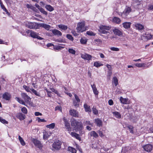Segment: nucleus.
Returning <instances> with one entry per match:
<instances>
[{
	"mask_svg": "<svg viewBox=\"0 0 153 153\" xmlns=\"http://www.w3.org/2000/svg\"><path fill=\"white\" fill-rule=\"evenodd\" d=\"M103 65L101 63L99 62H95L94 63V66L98 68L101 66H102Z\"/></svg>",
	"mask_w": 153,
	"mask_h": 153,
	"instance_id": "72a5a7b5",
	"label": "nucleus"
},
{
	"mask_svg": "<svg viewBox=\"0 0 153 153\" xmlns=\"http://www.w3.org/2000/svg\"><path fill=\"white\" fill-rule=\"evenodd\" d=\"M32 141L36 147L40 149H42L43 146L39 140L34 138H32Z\"/></svg>",
	"mask_w": 153,
	"mask_h": 153,
	"instance_id": "0eeeda50",
	"label": "nucleus"
},
{
	"mask_svg": "<svg viewBox=\"0 0 153 153\" xmlns=\"http://www.w3.org/2000/svg\"><path fill=\"white\" fill-rule=\"evenodd\" d=\"M131 23L129 22H125L122 24L123 27L125 29H127L130 27Z\"/></svg>",
	"mask_w": 153,
	"mask_h": 153,
	"instance_id": "412c9836",
	"label": "nucleus"
},
{
	"mask_svg": "<svg viewBox=\"0 0 153 153\" xmlns=\"http://www.w3.org/2000/svg\"><path fill=\"white\" fill-rule=\"evenodd\" d=\"M71 135L72 137L76 138L77 139L79 140H80L81 138L78 134L74 132H71Z\"/></svg>",
	"mask_w": 153,
	"mask_h": 153,
	"instance_id": "cd10ccee",
	"label": "nucleus"
},
{
	"mask_svg": "<svg viewBox=\"0 0 153 153\" xmlns=\"http://www.w3.org/2000/svg\"><path fill=\"white\" fill-rule=\"evenodd\" d=\"M50 89L52 91L56 94L58 96H60V94L59 93L58 91L55 89L54 88H51Z\"/></svg>",
	"mask_w": 153,
	"mask_h": 153,
	"instance_id": "de8ad7c7",
	"label": "nucleus"
},
{
	"mask_svg": "<svg viewBox=\"0 0 153 153\" xmlns=\"http://www.w3.org/2000/svg\"><path fill=\"white\" fill-rule=\"evenodd\" d=\"M78 33H82L87 30V27L85 26V22L82 21L79 22L77 25L76 28Z\"/></svg>",
	"mask_w": 153,
	"mask_h": 153,
	"instance_id": "f257e3e1",
	"label": "nucleus"
},
{
	"mask_svg": "<svg viewBox=\"0 0 153 153\" xmlns=\"http://www.w3.org/2000/svg\"><path fill=\"white\" fill-rule=\"evenodd\" d=\"M87 40L85 38H82L80 40V42L81 44H86L87 42Z\"/></svg>",
	"mask_w": 153,
	"mask_h": 153,
	"instance_id": "c03bdc74",
	"label": "nucleus"
},
{
	"mask_svg": "<svg viewBox=\"0 0 153 153\" xmlns=\"http://www.w3.org/2000/svg\"><path fill=\"white\" fill-rule=\"evenodd\" d=\"M91 87L92 88V90H93V92L94 94L95 95H98L99 93L96 87V85L94 84H93L92 85H91Z\"/></svg>",
	"mask_w": 153,
	"mask_h": 153,
	"instance_id": "bb28decb",
	"label": "nucleus"
},
{
	"mask_svg": "<svg viewBox=\"0 0 153 153\" xmlns=\"http://www.w3.org/2000/svg\"><path fill=\"white\" fill-rule=\"evenodd\" d=\"M142 147L146 151L150 152L152 150L153 146L151 144H148L143 146Z\"/></svg>",
	"mask_w": 153,
	"mask_h": 153,
	"instance_id": "1a4fd4ad",
	"label": "nucleus"
},
{
	"mask_svg": "<svg viewBox=\"0 0 153 153\" xmlns=\"http://www.w3.org/2000/svg\"><path fill=\"white\" fill-rule=\"evenodd\" d=\"M81 57L82 59L88 61L91 60L92 58L91 55L86 53L81 54Z\"/></svg>",
	"mask_w": 153,
	"mask_h": 153,
	"instance_id": "9d476101",
	"label": "nucleus"
},
{
	"mask_svg": "<svg viewBox=\"0 0 153 153\" xmlns=\"http://www.w3.org/2000/svg\"><path fill=\"white\" fill-rule=\"evenodd\" d=\"M66 37L67 38L71 41H73L74 40V38L70 34H67L66 35Z\"/></svg>",
	"mask_w": 153,
	"mask_h": 153,
	"instance_id": "13d9d810",
	"label": "nucleus"
},
{
	"mask_svg": "<svg viewBox=\"0 0 153 153\" xmlns=\"http://www.w3.org/2000/svg\"><path fill=\"white\" fill-rule=\"evenodd\" d=\"M30 35L31 37L34 38H37L39 39L42 40L43 39V38L39 36L36 33L32 31H30Z\"/></svg>",
	"mask_w": 153,
	"mask_h": 153,
	"instance_id": "ddd939ff",
	"label": "nucleus"
},
{
	"mask_svg": "<svg viewBox=\"0 0 153 153\" xmlns=\"http://www.w3.org/2000/svg\"><path fill=\"white\" fill-rule=\"evenodd\" d=\"M74 97L76 101H77V102H80V100L79 99V97L76 94H74Z\"/></svg>",
	"mask_w": 153,
	"mask_h": 153,
	"instance_id": "052dcab7",
	"label": "nucleus"
},
{
	"mask_svg": "<svg viewBox=\"0 0 153 153\" xmlns=\"http://www.w3.org/2000/svg\"><path fill=\"white\" fill-rule=\"evenodd\" d=\"M69 112L70 115L71 116L74 117H78V112L76 110L74 109H71L69 110Z\"/></svg>",
	"mask_w": 153,
	"mask_h": 153,
	"instance_id": "4468645a",
	"label": "nucleus"
},
{
	"mask_svg": "<svg viewBox=\"0 0 153 153\" xmlns=\"http://www.w3.org/2000/svg\"><path fill=\"white\" fill-rule=\"evenodd\" d=\"M19 139L21 145L22 146H25V142L22 138L19 135Z\"/></svg>",
	"mask_w": 153,
	"mask_h": 153,
	"instance_id": "a19ab883",
	"label": "nucleus"
},
{
	"mask_svg": "<svg viewBox=\"0 0 153 153\" xmlns=\"http://www.w3.org/2000/svg\"><path fill=\"white\" fill-rule=\"evenodd\" d=\"M71 33L73 34L74 36H77L78 34L75 31L73 30L71 31Z\"/></svg>",
	"mask_w": 153,
	"mask_h": 153,
	"instance_id": "338daca9",
	"label": "nucleus"
},
{
	"mask_svg": "<svg viewBox=\"0 0 153 153\" xmlns=\"http://www.w3.org/2000/svg\"><path fill=\"white\" fill-rule=\"evenodd\" d=\"M114 115L117 118L120 119L121 118V116L120 113L117 111H114L113 112Z\"/></svg>",
	"mask_w": 153,
	"mask_h": 153,
	"instance_id": "c756f323",
	"label": "nucleus"
},
{
	"mask_svg": "<svg viewBox=\"0 0 153 153\" xmlns=\"http://www.w3.org/2000/svg\"><path fill=\"white\" fill-rule=\"evenodd\" d=\"M16 117L17 118L19 119L20 120H22L25 119V116L22 113L19 112L17 114Z\"/></svg>",
	"mask_w": 153,
	"mask_h": 153,
	"instance_id": "a211bd4d",
	"label": "nucleus"
},
{
	"mask_svg": "<svg viewBox=\"0 0 153 153\" xmlns=\"http://www.w3.org/2000/svg\"><path fill=\"white\" fill-rule=\"evenodd\" d=\"M68 51L69 53L73 54H75L76 53L75 51L72 48H69Z\"/></svg>",
	"mask_w": 153,
	"mask_h": 153,
	"instance_id": "8fccbe9b",
	"label": "nucleus"
},
{
	"mask_svg": "<svg viewBox=\"0 0 153 153\" xmlns=\"http://www.w3.org/2000/svg\"><path fill=\"white\" fill-rule=\"evenodd\" d=\"M1 7V8L4 10V11L6 12L7 13H8V12L7 11V10L6 9L4 5L2 3H1L0 4Z\"/></svg>",
	"mask_w": 153,
	"mask_h": 153,
	"instance_id": "5fc2aeb1",
	"label": "nucleus"
},
{
	"mask_svg": "<svg viewBox=\"0 0 153 153\" xmlns=\"http://www.w3.org/2000/svg\"><path fill=\"white\" fill-rule=\"evenodd\" d=\"M68 150L71 152L72 153H76V152L75 149L71 147H68Z\"/></svg>",
	"mask_w": 153,
	"mask_h": 153,
	"instance_id": "e433bc0d",
	"label": "nucleus"
},
{
	"mask_svg": "<svg viewBox=\"0 0 153 153\" xmlns=\"http://www.w3.org/2000/svg\"><path fill=\"white\" fill-rule=\"evenodd\" d=\"M112 83H114L115 86L118 85V79L116 77H114L112 80Z\"/></svg>",
	"mask_w": 153,
	"mask_h": 153,
	"instance_id": "7c9ffc66",
	"label": "nucleus"
},
{
	"mask_svg": "<svg viewBox=\"0 0 153 153\" xmlns=\"http://www.w3.org/2000/svg\"><path fill=\"white\" fill-rule=\"evenodd\" d=\"M21 96L25 102L29 105H31V98L26 93H22L21 94Z\"/></svg>",
	"mask_w": 153,
	"mask_h": 153,
	"instance_id": "39448f33",
	"label": "nucleus"
},
{
	"mask_svg": "<svg viewBox=\"0 0 153 153\" xmlns=\"http://www.w3.org/2000/svg\"><path fill=\"white\" fill-rule=\"evenodd\" d=\"M135 65L139 68H141L145 66V64L144 63H137L135 64Z\"/></svg>",
	"mask_w": 153,
	"mask_h": 153,
	"instance_id": "79ce46f5",
	"label": "nucleus"
},
{
	"mask_svg": "<svg viewBox=\"0 0 153 153\" xmlns=\"http://www.w3.org/2000/svg\"><path fill=\"white\" fill-rule=\"evenodd\" d=\"M61 143L59 141L54 142L52 144L53 150H59L61 148Z\"/></svg>",
	"mask_w": 153,
	"mask_h": 153,
	"instance_id": "423d86ee",
	"label": "nucleus"
},
{
	"mask_svg": "<svg viewBox=\"0 0 153 153\" xmlns=\"http://www.w3.org/2000/svg\"><path fill=\"white\" fill-rule=\"evenodd\" d=\"M10 98L11 95L9 93H5L3 94V98L5 99L6 100H9Z\"/></svg>",
	"mask_w": 153,
	"mask_h": 153,
	"instance_id": "aec40b11",
	"label": "nucleus"
},
{
	"mask_svg": "<svg viewBox=\"0 0 153 153\" xmlns=\"http://www.w3.org/2000/svg\"><path fill=\"white\" fill-rule=\"evenodd\" d=\"M94 43L97 45H101L102 44V41L100 39H97L94 40Z\"/></svg>",
	"mask_w": 153,
	"mask_h": 153,
	"instance_id": "473e14b6",
	"label": "nucleus"
},
{
	"mask_svg": "<svg viewBox=\"0 0 153 153\" xmlns=\"http://www.w3.org/2000/svg\"><path fill=\"white\" fill-rule=\"evenodd\" d=\"M135 27L137 29L139 30H143L144 29V27L142 25L136 23L135 24Z\"/></svg>",
	"mask_w": 153,
	"mask_h": 153,
	"instance_id": "5701e85b",
	"label": "nucleus"
},
{
	"mask_svg": "<svg viewBox=\"0 0 153 153\" xmlns=\"http://www.w3.org/2000/svg\"><path fill=\"white\" fill-rule=\"evenodd\" d=\"M27 27L31 29H39V24L31 22H27L25 24Z\"/></svg>",
	"mask_w": 153,
	"mask_h": 153,
	"instance_id": "20e7f679",
	"label": "nucleus"
},
{
	"mask_svg": "<svg viewBox=\"0 0 153 153\" xmlns=\"http://www.w3.org/2000/svg\"><path fill=\"white\" fill-rule=\"evenodd\" d=\"M95 123L97 124L98 126H100L102 125V122L101 120L99 119H96L95 120Z\"/></svg>",
	"mask_w": 153,
	"mask_h": 153,
	"instance_id": "f704fd0d",
	"label": "nucleus"
},
{
	"mask_svg": "<svg viewBox=\"0 0 153 153\" xmlns=\"http://www.w3.org/2000/svg\"><path fill=\"white\" fill-rule=\"evenodd\" d=\"M87 34L90 36H95L96 34L92 31H87Z\"/></svg>",
	"mask_w": 153,
	"mask_h": 153,
	"instance_id": "680f3d73",
	"label": "nucleus"
},
{
	"mask_svg": "<svg viewBox=\"0 0 153 153\" xmlns=\"http://www.w3.org/2000/svg\"><path fill=\"white\" fill-rule=\"evenodd\" d=\"M45 7L47 10L50 12H51L54 10V8L50 5H46Z\"/></svg>",
	"mask_w": 153,
	"mask_h": 153,
	"instance_id": "2f4dec72",
	"label": "nucleus"
},
{
	"mask_svg": "<svg viewBox=\"0 0 153 153\" xmlns=\"http://www.w3.org/2000/svg\"><path fill=\"white\" fill-rule=\"evenodd\" d=\"M48 134L47 132H45L43 135V138L44 139H46L49 137V135H47Z\"/></svg>",
	"mask_w": 153,
	"mask_h": 153,
	"instance_id": "0e129e2a",
	"label": "nucleus"
},
{
	"mask_svg": "<svg viewBox=\"0 0 153 153\" xmlns=\"http://www.w3.org/2000/svg\"><path fill=\"white\" fill-rule=\"evenodd\" d=\"M21 111L22 112L25 114H27V108L25 107H23L22 108Z\"/></svg>",
	"mask_w": 153,
	"mask_h": 153,
	"instance_id": "3c124183",
	"label": "nucleus"
},
{
	"mask_svg": "<svg viewBox=\"0 0 153 153\" xmlns=\"http://www.w3.org/2000/svg\"><path fill=\"white\" fill-rule=\"evenodd\" d=\"M89 135L94 138H97L98 137V134L94 131H92L89 133Z\"/></svg>",
	"mask_w": 153,
	"mask_h": 153,
	"instance_id": "393cba45",
	"label": "nucleus"
},
{
	"mask_svg": "<svg viewBox=\"0 0 153 153\" xmlns=\"http://www.w3.org/2000/svg\"><path fill=\"white\" fill-rule=\"evenodd\" d=\"M148 9L149 10H153V5L149 6Z\"/></svg>",
	"mask_w": 153,
	"mask_h": 153,
	"instance_id": "69168bd1",
	"label": "nucleus"
},
{
	"mask_svg": "<svg viewBox=\"0 0 153 153\" xmlns=\"http://www.w3.org/2000/svg\"><path fill=\"white\" fill-rule=\"evenodd\" d=\"M36 120L39 123H40V122H46V120H45L44 119H41L39 117H37Z\"/></svg>",
	"mask_w": 153,
	"mask_h": 153,
	"instance_id": "09e8293b",
	"label": "nucleus"
},
{
	"mask_svg": "<svg viewBox=\"0 0 153 153\" xmlns=\"http://www.w3.org/2000/svg\"><path fill=\"white\" fill-rule=\"evenodd\" d=\"M152 37V35L150 34L145 33L141 36L142 40H147L150 39Z\"/></svg>",
	"mask_w": 153,
	"mask_h": 153,
	"instance_id": "2eb2a0df",
	"label": "nucleus"
},
{
	"mask_svg": "<svg viewBox=\"0 0 153 153\" xmlns=\"http://www.w3.org/2000/svg\"><path fill=\"white\" fill-rule=\"evenodd\" d=\"M43 14H44L45 15H47V13L45 11L44 9L42 8H41L40 10H39Z\"/></svg>",
	"mask_w": 153,
	"mask_h": 153,
	"instance_id": "6e6d98bb",
	"label": "nucleus"
},
{
	"mask_svg": "<svg viewBox=\"0 0 153 153\" xmlns=\"http://www.w3.org/2000/svg\"><path fill=\"white\" fill-rule=\"evenodd\" d=\"M30 90L32 91V92L36 96H40L39 93L36 90H35L33 88H31L30 89Z\"/></svg>",
	"mask_w": 153,
	"mask_h": 153,
	"instance_id": "a18cd8bd",
	"label": "nucleus"
},
{
	"mask_svg": "<svg viewBox=\"0 0 153 153\" xmlns=\"http://www.w3.org/2000/svg\"><path fill=\"white\" fill-rule=\"evenodd\" d=\"M92 111L93 113L97 115L98 114V111L94 107L92 109Z\"/></svg>",
	"mask_w": 153,
	"mask_h": 153,
	"instance_id": "bf43d9fd",
	"label": "nucleus"
},
{
	"mask_svg": "<svg viewBox=\"0 0 153 153\" xmlns=\"http://www.w3.org/2000/svg\"><path fill=\"white\" fill-rule=\"evenodd\" d=\"M108 104L110 105H112L113 104V102L112 100H108Z\"/></svg>",
	"mask_w": 153,
	"mask_h": 153,
	"instance_id": "774afa93",
	"label": "nucleus"
},
{
	"mask_svg": "<svg viewBox=\"0 0 153 153\" xmlns=\"http://www.w3.org/2000/svg\"><path fill=\"white\" fill-rule=\"evenodd\" d=\"M141 2L138 0H133L132 2L131 5L135 8H137L141 4Z\"/></svg>",
	"mask_w": 153,
	"mask_h": 153,
	"instance_id": "f8f14e48",
	"label": "nucleus"
},
{
	"mask_svg": "<svg viewBox=\"0 0 153 153\" xmlns=\"http://www.w3.org/2000/svg\"><path fill=\"white\" fill-rule=\"evenodd\" d=\"M113 22L117 24H120L121 21V20L119 18L114 17L113 19Z\"/></svg>",
	"mask_w": 153,
	"mask_h": 153,
	"instance_id": "4be33fe9",
	"label": "nucleus"
},
{
	"mask_svg": "<svg viewBox=\"0 0 153 153\" xmlns=\"http://www.w3.org/2000/svg\"><path fill=\"white\" fill-rule=\"evenodd\" d=\"M43 27L47 30H49L51 27L50 25L44 23L39 24V29L40 27Z\"/></svg>",
	"mask_w": 153,
	"mask_h": 153,
	"instance_id": "f3484780",
	"label": "nucleus"
},
{
	"mask_svg": "<svg viewBox=\"0 0 153 153\" xmlns=\"http://www.w3.org/2000/svg\"><path fill=\"white\" fill-rule=\"evenodd\" d=\"M120 102L123 104H127L130 103L128 98H124L122 97H120Z\"/></svg>",
	"mask_w": 153,
	"mask_h": 153,
	"instance_id": "6ab92c4d",
	"label": "nucleus"
},
{
	"mask_svg": "<svg viewBox=\"0 0 153 153\" xmlns=\"http://www.w3.org/2000/svg\"><path fill=\"white\" fill-rule=\"evenodd\" d=\"M26 6L28 8L36 12L37 10V9L35 7H34L31 4H27L26 5Z\"/></svg>",
	"mask_w": 153,
	"mask_h": 153,
	"instance_id": "a878e982",
	"label": "nucleus"
},
{
	"mask_svg": "<svg viewBox=\"0 0 153 153\" xmlns=\"http://www.w3.org/2000/svg\"><path fill=\"white\" fill-rule=\"evenodd\" d=\"M71 125L72 126H74L75 130L76 131L80 130L82 127L81 122H78L75 120H73L72 121Z\"/></svg>",
	"mask_w": 153,
	"mask_h": 153,
	"instance_id": "7ed1b4c3",
	"label": "nucleus"
},
{
	"mask_svg": "<svg viewBox=\"0 0 153 153\" xmlns=\"http://www.w3.org/2000/svg\"><path fill=\"white\" fill-rule=\"evenodd\" d=\"M52 33L55 35H57L58 36H61L62 35V33L59 30L56 29H54L52 30Z\"/></svg>",
	"mask_w": 153,
	"mask_h": 153,
	"instance_id": "b1692460",
	"label": "nucleus"
},
{
	"mask_svg": "<svg viewBox=\"0 0 153 153\" xmlns=\"http://www.w3.org/2000/svg\"><path fill=\"white\" fill-rule=\"evenodd\" d=\"M84 108H85V111L87 112H91V110L90 106L88 105L87 104H85L84 105Z\"/></svg>",
	"mask_w": 153,
	"mask_h": 153,
	"instance_id": "c85d7f7f",
	"label": "nucleus"
},
{
	"mask_svg": "<svg viewBox=\"0 0 153 153\" xmlns=\"http://www.w3.org/2000/svg\"><path fill=\"white\" fill-rule=\"evenodd\" d=\"M63 120L65 123V126L66 128L67 129L69 132L71 131V128L70 127V123L67 120L65 117H64Z\"/></svg>",
	"mask_w": 153,
	"mask_h": 153,
	"instance_id": "6e6552de",
	"label": "nucleus"
},
{
	"mask_svg": "<svg viewBox=\"0 0 153 153\" xmlns=\"http://www.w3.org/2000/svg\"><path fill=\"white\" fill-rule=\"evenodd\" d=\"M127 127L129 130L130 132L132 133H134V127L128 125L127 126Z\"/></svg>",
	"mask_w": 153,
	"mask_h": 153,
	"instance_id": "37998d69",
	"label": "nucleus"
},
{
	"mask_svg": "<svg viewBox=\"0 0 153 153\" xmlns=\"http://www.w3.org/2000/svg\"><path fill=\"white\" fill-rule=\"evenodd\" d=\"M110 49L112 51H119V48L114 47H111L110 48Z\"/></svg>",
	"mask_w": 153,
	"mask_h": 153,
	"instance_id": "4d7b16f0",
	"label": "nucleus"
},
{
	"mask_svg": "<svg viewBox=\"0 0 153 153\" xmlns=\"http://www.w3.org/2000/svg\"><path fill=\"white\" fill-rule=\"evenodd\" d=\"M131 11V8L128 7H127L123 12L121 14V15L123 16V17H125L129 14Z\"/></svg>",
	"mask_w": 153,
	"mask_h": 153,
	"instance_id": "9b49d317",
	"label": "nucleus"
},
{
	"mask_svg": "<svg viewBox=\"0 0 153 153\" xmlns=\"http://www.w3.org/2000/svg\"><path fill=\"white\" fill-rule=\"evenodd\" d=\"M79 103V102H77V101L75 100H74L73 102V105L75 107L78 106Z\"/></svg>",
	"mask_w": 153,
	"mask_h": 153,
	"instance_id": "e2e57ef3",
	"label": "nucleus"
},
{
	"mask_svg": "<svg viewBox=\"0 0 153 153\" xmlns=\"http://www.w3.org/2000/svg\"><path fill=\"white\" fill-rule=\"evenodd\" d=\"M99 28L100 32L102 34H107V36H106V38L107 39H108L110 32L106 30H109L111 29V27L109 26L101 25L100 26Z\"/></svg>",
	"mask_w": 153,
	"mask_h": 153,
	"instance_id": "f03ea898",
	"label": "nucleus"
},
{
	"mask_svg": "<svg viewBox=\"0 0 153 153\" xmlns=\"http://www.w3.org/2000/svg\"><path fill=\"white\" fill-rule=\"evenodd\" d=\"M55 123H52L51 124L46 125V127L47 128L52 129L54 128L55 126Z\"/></svg>",
	"mask_w": 153,
	"mask_h": 153,
	"instance_id": "c9c22d12",
	"label": "nucleus"
},
{
	"mask_svg": "<svg viewBox=\"0 0 153 153\" xmlns=\"http://www.w3.org/2000/svg\"><path fill=\"white\" fill-rule=\"evenodd\" d=\"M58 27L59 28L64 30H67L68 28L67 26L63 25H59Z\"/></svg>",
	"mask_w": 153,
	"mask_h": 153,
	"instance_id": "ea45409f",
	"label": "nucleus"
},
{
	"mask_svg": "<svg viewBox=\"0 0 153 153\" xmlns=\"http://www.w3.org/2000/svg\"><path fill=\"white\" fill-rule=\"evenodd\" d=\"M0 121L2 123L4 124L5 123L7 124L8 123L7 121H6L5 119H3L1 117H0Z\"/></svg>",
	"mask_w": 153,
	"mask_h": 153,
	"instance_id": "603ef678",
	"label": "nucleus"
},
{
	"mask_svg": "<svg viewBox=\"0 0 153 153\" xmlns=\"http://www.w3.org/2000/svg\"><path fill=\"white\" fill-rule=\"evenodd\" d=\"M84 124L85 125L90 126H93V123H91L90 121H86L84 122Z\"/></svg>",
	"mask_w": 153,
	"mask_h": 153,
	"instance_id": "49530a36",
	"label": "nucleus"
},
{
	"mask_svg": "<svg viewBox=\"0 0 153 153\" xmlns=\"http://www.w3.org/2000/svg\"><path fill=\"white\" fill-rule=\"evenodd\" d=\"M53 47V48L54 49L57 50H61L62 49L64 48V47H63L60 45H56L55 46H54V45Z\"/></svg>",
	"mask_w": 153,
	"mask_h": 153,
	"instance_id": "58836bf2",
	"label": "nucleus"
},
{
	"mask_svg": "<svg viewBox=\"0 0 153 153\" xmlns=\"http://www.w3.org/2000/svg\"><path fill=\"white\" fill-rule=\"evenodd\" d=\"M112 31L114 34L118 36H120L123 34L122 32L116 27L114 28Z\"/></svg>",
	"mask_w": 153,
	"mask_h": 153,
	"instance_id": "dca6fc26",
	"label": "nucleus"
},
{
	"mask_svg": "<svg viewBox=\"0 0 153 153\" xmlns=\"http://www.w3.org/2000/svg\"><path fill=\"white\" fill-rule=\"evenodd\" d=\"M16 100L18 102L20 103L22 105H26L25 102L22 100H21L19 97H16Z\"/></svg>",
	"mask_w": 153,
	"mask_h": 153,
	"instance_id": "4c0bfd02",
	"label": "nucleus"
},
{
	"mask_svg": "<svg viewBox=\"0 0 153 153\" xmlns=\"http://www.w3.org/2000/svg\"><path fill=\"white\" fill-rule=\"evenodd\" d=\"M23 87L27 92H31L30 90V88L28 87H27L26 85H24L23 86Z\"/></svg>",
	"mask_w": 153,
	"mask_h": 153,
	"instance_id": "864d4df0",
	"label": "nucleus"
}]
</instances>
